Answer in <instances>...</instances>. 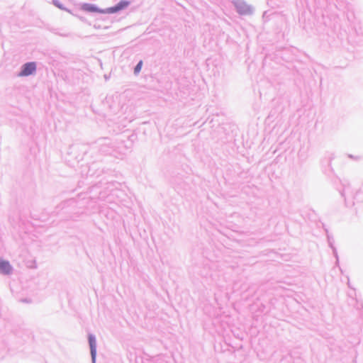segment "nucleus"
I'll use <instances>...</instances> for the list:
<instances>
[{"instance_id": "nucleus-1", "label": "nucleus", "mask_w": 363, "mask_h": 363, "mask_svg": "<svg viewBox=\"0 0 363 363\" xmlns=\"http://www.w3.org/2000/svg\"><path fill=\"white\" fill-rule=\"evenodd\" d=\"M36 70V64L35 62L26 63L18 74L19 77H26L33 74Z\"/></svg>"}, {"instance_id": "nucleus-2", "label": "nucleus", "mask_w": 363, "mask_h": 363, "mask_svg": "<svg viewBox=\"0 0 363 363\" xmlns=\"http://www.w3.org/2000/svg\"><path fill=\"white\" fill-rule=\"evenodd\" d=\"M130 2L128 1H121L117 5L113 7L108 8L105 10L106 13H117L119 11H121L124 9H125L128 5Z\"/></svg>"}, {"instance_id": "nucleus-3", "label": "nucleus", "mask_w": 363, "mask_h": 363, "mask_svg": "<svg viewBox=\"0 0 363 363\" xmlns=\"http://www.w3.org/2000/svg\"><path fill=\"white\" fill-rule=\"evenodd\" d=\"M12 267L10 263L0 258V272L5 274H9L11 272Z\"/></svg>"}, {"instance_id": "nucleus-4", "label": "nucleus", "mask_w": 363, "mask_h": 363, "mask_svg": "<svg viewBox=\"0 0 363 363\" xmlns=\"http://www.w3.org/2000/svg\"><path fill=\"white\" fill-rule=\"evenodd\" d=\"M82 9L86 12L106 13L105 10H101L91 4H84L82 6Z\"/></svg>"}, {"instance_id": "nucleus-5", "label": "nucleus", "mask_w": 363, "mask_h": 363, "mask_svg": "<svg viewBox=\"0 0 363 363\" xmlns=\"http://www.w3.org/2000/svg\"><path fill=\"white\" fill-rule=\"evenodd\" d=\"M89 342L91 348V354L93 362L95 361L96 355V340L94 337L90 335L89 337Z\"/></svg>"}, {"instance_id": "nucleus-6", "label": "nucleus", "mask_w": 363, "mask_h": 363, "mask_svg": "<svg viewBox=\"0 0 363 363\" xmlns=\"http://www.w3.org/2000/svg\"><path fill=\"white\" fill-rule=\"evenodd\" d=\"M142 66H143V61H140L138 62V64L136 65V67H135V74H138L140 72L141 69H142Z\"/></svg>"}]
</instances>
